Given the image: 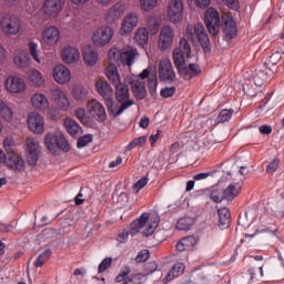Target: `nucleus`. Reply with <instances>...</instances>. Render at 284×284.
I'll return each instance as SVG.
<instances>
[{"mask_svg":"<svg viewBox=\"0 0 284 284\" xmlns=\"http://www.w3.org/2000/svg\"><path fill=\"white\" fill-rule=\"evenodd\" d=\"M192 54V48L187 39L182 38L179 42V48L173 51L174 65L184 81H191L201 74V67L197 63L185 64V60L190 59Z\"/></svg>","mask_w":284,"mask_h":284,"instance_id":"obj_1","label":"nucleus"},{"mask_svg":"<svg viewBox=\"0 0 284 284\" xmlns=\"http://www.w3.org/2000/svg\"><path fill=\"white\" fill-rule=\"evenodd\" d=\"M115 99L118 103H120V108L116 106L113 102V111H109L112 116H121L128 108H132L134 105V100L130 99V88L128 84L121 82L115 87Z\"/></svg>","mask_w":284,"mask_h":284,"instance_id":"obj_2","label":"nucleus"},{"mask_svg":"<svg viewBox=\"0 0 284 284\" xmlns=\"http://www.w3.org/2000/svg\"><path fill=\"white\" fill-rule=\"evenodd\" d=\"M186 37L192 41V43H200L203 52H211L212 48L210 47V37L207 36V31H205V27H203V24L197 23L195 26H187Z\"/></svg>","mask_w":284,"mask_h":284,"instance_id":"obj_3","label":"nucleus"},{"mask_svg":"<svg viewBox=\"0 0 284 284\" xmlns=\"http://www.w3.org/2000/svg\"><path fill=\"white\" fill-rule=\"evenodd\" d=\"M0 28L6 37H17L21 32V19L8 13L0 20Z\"/></svg>","mask_w":284,"mask_h":284,"instance_id":"obj_4","label":"nucleus"},{"mask_svg":"<svg viewBox=\"0 0 284 284\" xmlns=\"http://www.w3.org/2000/svg\"><path fill=\"white\" fill-rule=\"evenodd\" d=\"M44 143L50 152H57V148L62 152H70V143L61 133H48Z\"/></svg>","mask_w":284,"mask_h":284,"instance_id":"obj_5","label":"nucleus"},{"mask_svg":"<svg viewBox=\"0 0 284 284\" xmlns=\"http://www.w3.org/2000/svg\"><path fill=\"white\" fill-rule=\"evenodd\" d=\"M204 23L212 37H216L221 30V16L219 10L214 8H209L204 13Z\"/></svg>","mask_w":284,"mask_h":284,"instance_id":"obj_6","label":"nucleus"},{"mask_svg":"<svg viewBox=\"0 0 284 284\" xmlns=\"http://www.w3.org/2000/svg\"><path fill=\"white\" fill-rule=\"evenodd\" d=\"M95 88L100 97L105 100L108 112H114V100L112 99L114 91L112 90V87H110V83L104 80H98L95 83Z\"/></svg>","mask_w":284,"mask_h":284,"instance_id":"obj_7","label":"nucleus"},{"mask_svg":"<svg viewBox=\"0 0 284 284\" xmlns=\"http://www.w3.org/2000/svg\"><path fill=\"white\" fill-rule=\"evenodd\" d=\"M26 145L27 163L34 166L39 161V154H41V146L39 145V141L34 138H28L26 140Z\"/></svg>","mask_w":284,"mask_h":284,"instance_id":"obj_8","label":"nucleus"},{"mask_svg":"<svg viewBox=\"0 0 284 284\" xmlns=\"http://www.w3.org/2000/svg\"><path fill=\"white\" fill-rule=\"evenodd\" d=\"M159 78L160 81H163L164 83H173L176 79V73L174 72V68H172L170 59H163L160 61Z\"/></svg>","mask_w":284,"mask_h":284,"instance_id":"obj_9","label":"nucleus"},{"mask_svg":"<svg viewBox=\"0 0 284 284\" xmlns=\"http://www.w3.org/2000/svg\"><path fill=\"white\" fill-rule=\"evenodd\" d=\"M112 37H114V30L110 27H100L97 31L93 32L92 41L95 45H108L110 41H112Z\"/></svg>","mask_w":284,"mask_h":284,"instance_id":"obj_10","label":"nucleus"},{"mask_svg":"<svg viewBox=\"0 0 284 284\" xmlns=\"http://www.w3.org/2000/svg\"><path fill=\"white\" fill-rule=\"evenodd\" d=\"M26 87V80L19 75H9L6 80V90L11 94H21Z\"/></svg>","mask_w":284,"mask_h":284,"instance_id":"obj_11","label":"nucleus"},{"mask_svg":"<svg viewBox=\"0 0 284 284\" xmlns=\"http://www.w3.org/2000/svg\"><path fill=\"white\" fill-rule=\"evenodd\" d=\"M88 112L91 114L95 121H100V123H103L105 119H108V113H105V106L101 104V102L97 100H91L88 102Z\"/></svg>","mask_w":284,"mask_h":284,"instance_id":"obj_12","label":"nucleus"},{"mask_svg":"<svg viewBox=\"0 0 284 284\" xmlns=\"http://www.w3.org/2000/svg\"><path fill=\"white\" fill-rule=\"evenodd\" d=\"M169 19L172 23L183 21V1L171 0L168 10Z\"/></svg>","mask_w":284,"mask_h":284,"instance_id":"obj_13","label":"nucleus"},{"mask_svg":"<svg viewBox=\"0 0 284 284\" xmlns=\"http://www.w3.org/2000/svg\"><path fill=\"white\" fill-rule=\"evenodd\" d=\"M174 41V29L170 26H164L160 31L159 48L165 52Z\"/></svg>","mask_w":284,"mask_h":284,"instance_id":"obj_14","label":"nucleus"},{"mask_svg":"<svg viewBox=\"0 0 284 284\" xmlns=\"http://www.w3.org/2000/svg\"><path fill=\"white\" fill-rule=\"evenodd\" d=\"M27 123L29 125V130L33 132V134H43L44 121L42 114L31 112L28 115Z\"/></svg>","mask_w":284,"mask_h":284,"instance_id":"obj_15","label":"nucleus"},{"mask_svg":"<svg viewBox=\"0 0 284 284\" xmlns=\"http://www.w3.org/2000/svg\"><path fill=\"white\" fill-rule=\"evenodd\" d=\"M53 81L55 83H59V85H65L67 83H70V79H72V73L70 72V69L63 64H58L53 69Z\"/></svg>","mask_w":284,"mask_h":284,"instance_id":"obj_16","label":"nucleus"},{"mask_svg":"<svg viewBox=\"0 0 284 284\" xmlns=\"http://www.w3.org/2000/svg\"><path fill=\"white\" fill-rule=\"evenodd\" d=\"M59 39H61V33L57 27H49L42 31V43L49 48L57 45Z\"/></svg>","mask_w":284,"mask_h":284,"instance_id":"obj_17","label":"nucleus"},{"mask_svg":"<svg viewBox=\"0 0 284 284\" xmlns=\"http://www.w3.org/2000/svg\"><path fill=\"white\" fill-rule=\"evenodd\" d=\"M6 165L17 172H23V170H26V161L13 151L7 153Z\"/></svg>","mask_w":284,"mask_h":284,"instance_id":"obj_18","label":"nucleus"},{"mask_svg":"<svg viewBox=\"0 0 284 284\" xmlns=\"http://www.w3.org/2000/svg\"><path fill=\"white\" fill-rule=\"evenodd\" d=\"M131 91L133 92L138 101H143L148 97V91L145 90V80L132 78L130 81Z\"/></svg>","mask_w":284,"mask_h":284,"instance_id":"obj_19","label":"nucleus"},{"mask_svg":"<svg viewBox=\"0 0 284 284\" xmlns=\"http://www.w3.org/2000/svg\"><path fill=\"white\" fill-rule=\"evenodd\" d=\"M61 10H63L61 0H45L42 6V11L47 17H58Z\"/></svg>","mask_w":284,"mask_h":284,"instance_id":"obj_20","label":"nucleus"},{"mask_svg":"<svg viewBox=\"0 0 284 284\" xmlns=\"http://www.w3.org/2000/svg\"><path fill=\"white\" fill-rule=\"evenodd\" d=\"M123 14H125V6L121 2H118L106 12L105 21L109 23H114V21H119Z\"/></svg>","mask_w":284,"mask_h":284,"instance_id":"obj_21","label":"nucleus"},{"mask_svg":"<svg viewBox=\"0 0 284 284\" xmlns=\"http://www.w3.org/2000/svg\"><path fill=\"white\" fill-rule=\"evenodd\" d=\"M139 55V51L133 47H124L120 52V61L123 65H132L134 59Z\"/></svg>","mask_w":284,"mask_h":284,"instance_id":"obj_22","label":"nucleus"},{"mask_svg":"<svg viewBox=\"0 0 284 284\" xmlns=\"http://www.w3.org/2000/svg\"><path fill=\"white\" fill-rule=\"evenodd\" d=\"M61 57H62L63 63L70 64V63H77V61L81 59V53L79 52V49L68 45L62 49Z\"/></svg>","mask_w":284,"mask_h":284,"instance_id":"obj_23","label":"nucleus"},{"mask_svg":"<svg viewBox=\"0 0 284 284\" xmlns=\"http://www.w3.org/2000/svg\"><path fill=\"white\" fill-rule=\"evenodd\" d=\"M139 26V16L136 13H129L121 27V34H130Z\"/></svg>","mask_w":284,"mask_h":284,"instance_id":"obj_24","label":"nucleus"},{"mask_svg":"<svg viewBox=\"0 0 284 284\" xmlns=\"http://www.w3.org/2000/svg\"><path fill=\"white\" fill-rule=\"evenodd\" d=\"M83 52V61L87 65H97V62L99 61V53L97 52V49L90 44H85L82 49Z\"/></svg>","mask_w":284,"mask_h":284,"instance_id":"obj_25","label":"nucleus"},{"mask_svg":"<svg viewBox=\"0 0 284 284\" xmlns=\"http://www.w3.org/2000/svg\"><path fill=\"white\" fill-rule=\"evenodd\" d=\"M51 97L53 101L61 108V110H70V100L63 92V90L57 88L51 90Z\"/></svg>","mask_w":284,"mask_h":284,"instance_id":"obj_26","label":"nucleus"},{"mask_svg":"<svg viewBox=\"0 0 284 284\" xmlns=\"http://www.w3.org/2000/svg\"><path fill=\"white\" fill-rule=\"evenodd\" d=\"M31 105L34 108V110H39V112H45L50 108V102L48 101V98L43 95V93H34L31 97Z\"/></svg>","mask_w":284,"mask_h":284,"instance_id":"obj_27","label":"nucleus"},{"mask_svg":"<svg viewBox=\"0 0 284 284\" xmlns=\"http://www.w3.org/2000/svg\"><path fill=\"white\" fill-rule=\"evenodd\" d=\"M219 216V226L221 230H227L230 227V223H232V215L230 214V209L222 207L217 210Z\"/></svg>","mask_w":284,"mask_h":284,"instance_id":"obj_28","label":"nucleus"},{"mask_svg":"<svg viewBox=\"0 0 284 284\" xmlns=\"http://www.w3.org/2000/svg\"><path fill=\"white\" fill-rule=\"evenodd\" d=\"M64 128L73 139H79L81 134V125H79V122L72 120V118H67L64 120Z\"/></svg>","mask_w":284,"mask_h":284,"instance_id":"obj_29","label":"nucleus"},{"mask_svg":"<svg viewBox=\"0 0 284 284\" xmlns=\"http://www.w3.org/2000/svg\"><path fill=\"white\" fill-rule=\"evenodd\" d=\"M222 30H223L226 39H234V37H236V34L239 32L236 30V22H234V20H232V18L224 20V22L222 24Z\"/></svg>","mask_w":284,"mask_h":284,"instance_id":"obj_30","label":"nucleus"},{"mask_svg":"<svg viewBox=\"0 0 284 284\" xmlns=\"http://www.w3.org/2000/svg\"><path fill=\"white\" fill-rule=\"evenodd\" d=\"M27 75H28V79H29V83H31V85H33V88H41V85H43V83L45 81L43 79V73H41L37 69L30 70L27 73Z\"/></svg>","mask_w":284,"mask_h":284,"instance_id":"obj_31","label":"nucleus"},{"mask_svg":"<svg viewBox=\"0 0 284 284\" xmlns=\"http://www.w3.org/2000/svg\"><path fill=\"white\" fill-rule=\"evenodd\" d=\"M105 74L110 83H112L113 88L122 83L121 75H119V69H116V67L114 65L106 67Z\"/></svg>","mask_w":284,"mask_h":284,"instance_id":"obj_32","label":"nucleus"},{"mask_svg":"<svg viewBox=\"0 0 284 284\" xmlns=\"http://www.w3.org/2000/svg\"><path fill=\"white\" fill-rule=\"evenodd\" d=\"M71 94L73 99L78 101V103H83V101H88V90L81 84H75L72 89Z\"/></svg>","mask_w":284,"mask_h":284,"instance_id":"obj_33","label":"nucleus"},{"mask_svg":"<svg viewBox=\"0 0 284 284\" xmlns=\"http://www.w3.org/2000/svg\"><path fill=\"white\" fill-rule=\"evenodd\" d=\"M185 272V264L176 263L173 267L169 271L166 275V281H174V278H179Z\"/></svg>","mask_w":284,"mask_h":284,"instance_id":"obj_34","label":"nucleus"},{"mask_svg":"<svg viewBox=\"0 0 284 284\" xmlns=\"http://www.w3.org/2000/svg\"><path fill=\"white\" fill-rule=\"evenodd\" d=\"M223 192L224 199L226 201H232V199L239 196V192H241V185L239 183L230 184Z\"/></svg>","mask_w":284,"mask_h":284,"instance_id":"obj_35","label":"nucleus"},{"mask_svg":"<svg viewBox=\"0 0 284 284\" xmlns=\"http://www.w3.org/2000/svg\"><path fill=\"white\" fill-rule=\"evenodd\" d=\"M134 39L138 45H146L150 40V32L145 28H140L136 30Z\"/></svg>","mask_w":284,"mask_h":284,"instance_id":"obj_36","label":"nucleus"},{"mask_svg":"<svg viewBox=\"0 0 284 284\" xmlns=\"http://www.w3.org/2000/svg\"><path fill=\"white\" fill-rule=\"evenodd\" d=\"M13 61L18 68L26 69L30 65V55L28 52H20L13 58Z\"/></svg>","mask_w":284,"mask_h":284,"instance_id":"obj_37","label":"nucleus"},{"mask_svg":"<svg viewBox=\"0 0 284 284\" xmlns=\"http://www.w3.org/2000/svg\"><path fill=\"white\" fill-rule=\"evenodd\" d=\"M192 225H194V219L190 216L182 217L176 223V230H180L182 232H186L187 230L192 229Z\"/></svg>","mask_w":284,"mask_h":284,"instance_id":"obj_38","label":"nucleus"},{"mask_svg":"<svg viewBox=\"0 0 284 284\" xmlns=\"http://www.w3.org/2000/svg\"><path fill=\"white\" fill-rule=\"evenodd\" d=\"M209 196L213 203H221L223 200H225L223 190L219 187H212L210 190Z\"/></svg>","mask_w":284,"mask_h":284,"instance_id":"obj_39","label":"nucleus"},{"mask_svg":"<svg viewBox=\"0 0 284 284\" xmlns=\"http://www.w3.org/2000/svg\"><path fill=\"white\" fill-rule=\"evenodd\" d=\"M50 256H52V250L48 248L36 258L33 262L34 267H43Z\"/></svg>","mask_w":284,"mask_h":284,"instance_id":"obj_40","label":"nucleus"},{"mask_svg":"<svg viewBox=\"0 0 284 284\" xmlns=\"http://www.w3.org/2000/svg\"><path fill=\"white\" fill-rule=\"evenodd\" d=\"M148 143V135H142L140 138L133 139L125 148L130 152V150H134V148H143Z\"/></svg>","mask_w":284,"mask_h":284,"instance_id":"obj_41","label":"nucleus"},{"mask_svg":"<svg viewBox=\"0 0 284 284\" xmlns=\"http://www.w3.org/2000/svg\"><path fill=\"white\" fill-rule=\"evenodd\" d=\"M12 108H10L6 102L0 101V116L4 119V121H10L12 119Z\"/></svg>","mask_w":284,"mask_h":284,"instance_id":"obj_42","label":"nucleus"},{"mask_svg":"<svg viewBox=\"0 0 284 284\" xmlns=\"http://www.w3.org/2000/svg\"><path fill=\"white\" fill-rule=\"evenodd\" d=\"M29 52L37 63H41V58H39V43L32 41L29 42Z\"/></svg>","mask_w":284,"mask_h":284,"instance_id":"obj_43","label":"nucleus"},{"mask_svg":"<svg viewBox=\"0 0 284 284\" xmlns=\"http://www.w3.org/2000/svg\"><path fill=\"white\" fill-rule=\"evenodd\" d=\"M159 85V80L156 79V75H151L148 79V89L151 94V97H156V88Z\"/></svg>","mask_w":284,"mask_h":284,"instance_id":"obj_44","label":"nucleus"},{"mask_svg":"<svg viewBox=\"0 0 284 284\" xmlns=\"http://www.w3.org/2000/svg\"><path fill=\"white\" fill-rule=\"evenodd\" d=\"M145 281V275L139 273L134 275H130L124 280L123 284H141Z\"/></svg>","mask_w":284,"mask_h":284,"instance_id":"obj_45","label":"nucleus"},{"mask_svg":"<svg viewBox=\"0 0 284 284\" xmlns=\"http://www.w3.org/2000/svg\"><path fill=\"white\" fill-rule=\"evenodd\" d=\"M232 114H234V110H227L224 109L220 112V114L217 115V123H226V121H230L232 119Z\"/></svg>","mask_w":284,"mask_h":284,"instance_id":"obj_46","label":"nucleus"},{"mask_svg":"<svg viewBox=\"0 0 284 284\" xmlns=\"http://www.w3.org/2000/svg\"><path fill=\"white\" fill-rule=\"evenodd\" d=\"M159 4V0H140V6L142 10L145 12H150V10H154Z\"/></svg>","mask_w":284,"mask_h":284,"instance_id":"obj_47","label":"nucleus"},{"mask_svg":"<svg viewBox=\"0 0 284 284\" xmlns=\"http://www.w3.org/2000/svg\"><path fill=\"white\" fill-rule=\"evenodd\" d=\"M173 94H176V87L164 88L160 91L162 99H170Z\"/></svg>","mask_w":284,"mask_h":284,"instance_id":"obj_48","label":"nucleus"},{"mask_svg":"<svg viewBox=\"0 0 284 284\" xmlns=\"http://www.w3.org/2000/svg\"><path fill=\"white\" fill-rule=\"evenodd\" d=\"M112 265V257H105L99 265L98 272L99 274H103L105 270H109V267Z\"/></svg>","mask_w":284,"mask_h":284,"instance_id":"obj_49","label":"nucleus"},{"mask_svg":"<svg viewBox=\"0 0 284 284\" xmlns=\"http://www.w3.org/2000/svg\"><path fill=\"white\" fill-rule=\"evenodd\" d=\"M141 230H143V225L138 220H135L131 223V231L129 232L131 236H136Z\"/></svg>","mask_w":284,"mask_h":284,"instance_id":"obj_50","label":"nucleus"},{"mask_svg":"<svg viewBox=\"0 0 284 284\" xmlns=\"http://www.w3.org/2000/svg\"><path fill=\"white\" fill-rule=\"evenodd\" d=\"M131 270H130V267H128V266H125L122 271H121V273L115 277V283H121V282H123V283H125V276H130V274H131Z\"/></svg>","mask_w":284,"mask_h":284,"instance_id":"obj_51","label":"nucleus"},{"mask_svg":"<svg viewBox=\"0 0 284 284\" xmlns=\"http://www.w3.org/2000/svg\"><path fill=\"white\" fill-rule=\"evenodd\" d=\"M280 163H281V161L278 159H274L272 162H270L266 165L267 174H274V172H276V170H278V164Z\"/></svg>","mask_w":284,"mask_h":284,"instance_id":"obj_52","label":"nucleus"},{"mask_svg":"<svg viewBox=\"0 0 284 284\" xmlns=\"http://www.w3.org/2000/svg\"><path fill=\"white\" fill-rule=\"evenodd\" d=\"M89 143H92V135L87 134L78 139L77 148H85Z\"/></svg>","mask_w":284,"mask_h":284,"instance_id":"obj_53","label":"nucleus"},{"mask_svg":"<svg viewBox=\"0 0 284 284\" xmlns=\"http://www.w3.org/2000/svg\"><path fill=\"white\" fill-rule=\"evenodd\" d=\"M150 258V251L142 250L135 257L136 263H145Z\"/></svg>","mask_w":284,"mask_h":284,"instance_id":"obj_54","label":"nucleus"},{"mask_svg":"<svg viewBox=\"0 0 284 284\" xmlns=\"http://www.w3.org/2000/svg\"><path fill=\"white\" fill-rule=\"evenodd\" d=\"M182 241L189 250H192V247L196 245V237L194 236L183 237Z\"/></svg>","mask_w":284,"mask_h":284,"instance_id":"obj_55","label":"nucleus"},{"mask_svg":"<svg viewBox=\"0 0 284 284\" xmlns=\"http://www.w3.org/2000/svg\"><path fill=\"white\" fill-rule=\"evenodd\" d=\"M3 148L7 153L11 152L12 148H14V141L12 140V138L8 136L3 140Z\"/></svg>","mask_w":284,"mask_h":284,"instance_id":"obj_56","label":"nucleus"},{"mask_svg":"<svg viewBox=\"0 0 284 284\" xmlns=\"http://www.w3.org/2000/svg\"><path fill=\"white\" fill-rule=\"evenodd\" d=\"M158 268L159 265L156 264V262H149L144 267V272H146V274H153V272H156Z\"/></svg>","mask_w":284,"mask_h":284,"instance_id":"obj_57","label":"nucleus"},{"mask_svg":"<svg viewBox=\"0 0 284 284\" xmlns=\"http://www.w3.org/2000/svg\"><path fill=\"white\" fill-rule=\"evenodd\" d=\"M74 115L77 116V119H79V121H81V123H83V121H85V109L83 108L75 109Z\"/></svg>","mask_w":284,"mask_h":284,"instance_id":"obj_58","label":"nucleus"},{"mask_svg":"<svg viewBox=\"0 0 284 284\" xmlns=\"http://www.w3.org/2000/svg\"><path fill=\"white\" fill-rule=\"evenodd\" d=\"M148 178H141L135 184L134 187L135 190H143L148 185Z\"/></svg>","mask_w":284,"mask_h":284,"instance_id":"obj_59","label":"nucleus"},{"mask_svg":"<svg viewBox=\"0 0 284 284\" xmlns=\"http://www.w3.org/2000/svg\"><path fill=\"white\" fill-rule=\"evenodd\" d=\"M130 231L128 230H123L122 232H120L118 234V241H120V243H125V241H128V236H130Z\"/></svg>","mask_w":284,"mask_h":284,"instance_id":"obj_60","label":"nucleus"},{"mask_svg":"<svg viewBox=\"0 0 284 284\" xmlns=\"http://www.w3.org/2000/svg\"><path fill=\"white\" fill-rule=\"evenodd\" d=\"M214 172H209V173H197L193 176L194 181H205L209 176H212Z\"/></svg>","mask_w":284,"mask_h":284,"instance_id":"obj_61","label":"nucleus"},{"mask_svg":"<svg viewBox=\"0 0 284 284\" xmlns=\"http://www.w3.org/2000/svg\"><path fill=\"white\" fill-rule=\"evenodd\" d=\"M278 61H281V53H273L268 58V63H272V65H276V63H278Z\"/></svg>","mask_w":284,"mask_h":284,"instance_id":"obj_62","label":"nucleus"},{"mask_svg":"<svg viewBox=\"0 0 284 284\" xmlns=\"http://www.w3.org/2000/svg\"><path fill=\"white\" fill-rule=\"evenodd\" d=\"M175 250L178 252H186L190 248L186 246V244L183 243V240H180L175 245Z\"/></svg>","mask_w":284,"mask_h":284,"instance_id":"obj_63","label":"nucleus"},{"mask_svg":"<svg viewBox=\"0 0 284 284\" xmlns=\"http://www.w3.org/2000/svg\"><path fill=\"white\" fill-rule=\"evenodd\" d=\"M260 133L261 134H272V128L270 125H261Z\"/></svg>","mask_w":284,"mask_h":284,"instance_id":"obj_64","label":"nucleus"}]
</instances>
